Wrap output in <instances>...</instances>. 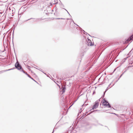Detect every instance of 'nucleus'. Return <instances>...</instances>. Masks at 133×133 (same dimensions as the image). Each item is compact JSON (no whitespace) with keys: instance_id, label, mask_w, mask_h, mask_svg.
<instances>
[{"instance_id":"5701e85b","label":"nucleus","mask_w":133,"mask_h":133,"mask_svg":"<svg viewBox=\"0 0 133 133\" xmlns=\"http://www.w3.org/2000/svg\"><path fill=\"white\" fill-rule=\"evenodd\" d=\"M127 57L126 58H125V60L126 59H127Z\"/></svg>"},{"instance_id":"1a4fd4ad","label":"nucleus","mask_w":133,"mask_h":133,"mask_svg":"<svg viewBox=\"0 0 133 133\" xmlns=\"http://www.w3.org/2000/svg\"><path fill=\"white\" fill-rule=\"evenodd\" d=\"M108 87L107 88V89H106L105 91L104 92V95L105 92L108 90Z\"/></svg>"},{"instance_id":"20e7f679","label":"nucleus","mask_w":133,"mask_h":133,"mask_svg":"<svg viewBox=\"0 0 133 133\" xmlns=\"http://www.w3.org/2000/svg\"><path fill=\"white\" fill-rule=\"evenodd\" d=\"M133 40V35L129 37L126 40L125 43H128L129 42Z\"/></svg>"},{"instance_id":"39448f33","label":"nucleus","mask_w":133,"mask_h":133,"mask_svg":"<svg viewBox=\"0 0 133 133\" xmlns=\"http://www.w3.org/2000/svg\"><path fill=\"white\" fill-rule=\"evenodd\" d=\"M99 103L98 101H96L95 104L93 105L92 109L93 110L96 109L98 106Z\"/></svg>"},{"instance_id":"a878e982","label":"nucleus","mask_w":133,"mask_h":133,"mask_svg":"<svg viewBox=\"0 0 133 133\" xmlns=\"http://www.w3.org/2000/svg\"><path fill=\"white\" fill-rule=\"evenodd\" d=\"M28 67H30L29 66H28Z\"/></svg>"},{"instance_id":"6ab92c4d","label":"nucleus","mask_w":133,"mask_h":133,"mask_svg":"<svg viewBox=\"0 0 133 133\" xmlns=\"http://www.w3.org/2000/svg\"><path fill=\"white\" fill-rule=\"evenodd\" d=\"M67 11V12H68V14H69L70 15V14L68 12V11H67Z\"/></svg>"},{"instance_id":"393cba45","label":"nucleus","mask_w":133,"mask_h":133,"mask_svg":"<svg viewBox=\"0 0 133 133\" xmlns=\"http://www.w3.org/2000/svg\"><path fill=\"white\" fill-rule=\"evenodd\" d=\"M86 105V104H85V105H84V106H85V105Z\"/></svg>"},{"instance_id":"dca6fc26","label":"nucleus","mask_w":133,"mask_h":133,"mask_svg":"<svg viewBox=\"0 0 133 133\" xmlns=\"http://www.w3.org/2000/svg\"><path fill=\"white\" fill-rule=\"evenodd\" d=\"M98 111V110H97L94 111L93 112H95L96 111Z\"/></svg>"},{"instance_id":"423d86ee","label":"nucleus","mask_w":133,"mask_h":133,"mask_svg":"<svg viewBox=\"0 0 133 133\" xmlns=\"http://www.w3.org/2000/svg\"><path fill=\"white\" fill-rule=\"evenodd\" d=\"M61 89L62 90V94H63V93L65 92V90L66 89L65 86V85H62Z\"/></svg>"},{"instance_id":"9d476101","label":"nucleus","mask_w":133,"mask_h":133,"mask_svg":"<svg viewBox=\"0 0 133 133\" xmlns=\"http://www.w3.org/2000/svg\"><path fill=\"white\" fill-rule=\"evenodd\" d=\"M87 112L85 113H84L83 114V116L86 115V114H87Z\"/></svg>"},{"instance_id":"412c9836","label":"nucleus","mask_w":133,"mask_h":133,"mask_svg":"<svg viewBox=\"0 0 133 133\" xmlns=\"http://www.w3.org/2000/svg\"><path fill=\"white\" fill-rule=\"evenodd\" d=\"M71 20H72V21L73 22H74V24H75V23H74V22L73 20L72 19H71Z\"/></svg>"},{"instance_id":"4be33fe9","label":"nucleus","mask_w":133,"mask_h":133,"mask_svg":"<svg viewBox=\"0 0 133 133\" xmlns=\"http://www.w3.org/2000/svg\"><path fill=\"white\" fill-rule=\"evenodd\" d=\"M67 20H69V19H69V18H67Z\"/></svg>"},{"instance_id":"2eb2a0df","label":"nucleus","mask_w":133,"mask_h":133,"mask_svg":"<svg viewBox=\"0 0 133 133\" xmlns=\"http://www.w3.org/2000/svg\"><path fill=\"white\" fill-rule=\"evenodd\" d=\"M56 19H61V18H56Z\"/></svg>"},{"instance_id":"0eeeda50","label":"nucleus","mask_w":133,"mask_h":133,"mask_svg":"<svg viewBox=\"0 0 133 133\" xmlns=\"http://www.w3.org/2000/svg\"><path fill=\"white\" fill-rule=\"evenodd\" d=\"M15 69V67H14V68H11V69H9L8 70H5L4 71H8L12 70Z\"/></svg>"},{"instance_id":"9b49d317","label":"nucleus","mask_w":133,"mask_h":133,"mask_svg":"<svg viewBox=\"0 0 133 133\" xmlns=\"http://www.w3.org/2000/svg\"><path fill=\"white\" fill-rule=\"evenodd\" d=\"M26 74L28 77H30V76L28 75V74L26 72H25V73Z\"/></svg>"},{"instance_id":"f8f14e48","label":"nucleus","mask_w":133,"mask_h":133,"mask_svg":"<svg viewBox=\"0 0 133 133\" xmlns=\"http://www.w3.org/2000/svg\"><path fill=\"white\" fill-rule=\"evenodd\" d=\"M123 74H124V73H123L122 75H121L120 76L119 78L118 79V80H119V79L121 77V76H122V75Z\"/></svg>"},{"instance_id":"f257e3e1","label":"nucleus","mask_w":133,"mask_h":133,"mask_svg":"<svg viewBox=\"0 0 133 133\" xmlns=\"http://www.w3.org/2000/svg\"><path fill=\"white\" fill-rule=\"evenodd\" d=\"M15 68L17 69L18 70H20L22 69V67L18 61H17L15 65Z\"/></svg>"},{"instance_id":"a211bd4d","label":"nucleus","mask_w":133,"mask_h":133,"mask_svg":"<svg viewBox=\"0 0 133 133\" xmlns=\"http://www.w3.org/2000/svg\"><path fill=\"white\" fill-rule=\"evenodd\" d=\"M83 31L84 32V34H85V33L87 34L86 32H85L84 31Z\"/></svg>"},{"instance_id":"bb28decb","label":"nucleus","mask_w":133,"mask_h":133,"mask_svg":"<svg viewBox=\"0 0 133 133\" xmlns=\"http://www.w3.org/2000/svg\"><path fill=\"white\" fill-rule=\"evenodd\" d=\"M54 132V131H53V132H52V133H53V132Z\"/></svg>"},{"instance_id":"7ed1b4c3","label":"nucleus","mask_w":133,"mask_h":133,"mask_svg":"<svg viewBox=\"0 0 133 133\" xmlns=\"http://www.w3.org/2000/svg\"><path fill=\"white\" fill-rule=\"evenodd\" d=\"M103 104L104 106H108L109 108H110L111 107V106L110 104L108 102L105 100V99H103Z\"/></svg>"},{"instance_id":"f03ea898","label":"nucleus","mask_w":133,"mask_h":133,"mask_svg":"<svg viewBox=\"0 0 133 133\" xmlns=\"http://www.w3.org/2000/svg\"><path fill=\"white\" fill-rule=\"evenodd\" d=\"M88 40H87L86 44L88 46H92L94 44V42H92L90 39L88 38Z\"/></svg>"},{"instance_id":"ddd939ff","label":"nucleus","mask_w":133,"mask_h":133,"mask_svg":"<svg viewBox=\"0 0 133 133\" xmlns=\"http://www.w3.org/2000/svg\"><path fill=\"white\" fill-rule=\"evenodd\" d=\"M31 79H32L34 81H35V80L32 78L30 76V77Z\"/></svg>"},{"instance_id":"aec40b11","label":"nucleus","mask_w":133,"mask_h":133,"mask_svg":"<svg viewBox=\"0 0 133 133\" xmlns=\"http://www.w3.org/2000/svg\"><path fill=\"white\" fill-rule=\"evenodd\" d=\"M131 52V51H130V52H129V54H128V55H129V54H130V52Z\"/></svg>"},{"instance_id":"4468645a","label":"nucleus","mask_w":133,"mask_h":133,"mask_svg":"<svg viewBox=\"0 0 133 133\" xmlns=\"http://www.w3.org/2000/svg\"><path fill=\"white\" fill-rule=\"evenodd\" d=\"M22 71L24 73H25V71H24L22 69V70L21 71Z\"/></svg>"},{"instance_id":"6e6552de","label":"nucleus","mask_w":133,"mask_h":133,"mask_svg":"<svg viewBox=\"0 0 133 133\" xmlns=\"http://www.w3.org/2000/svg\"><path fill=\"white\" fill-rule=\"evenodd\" d=\"M43 19L41 18H37L36 19V21H41Z\"/></svg>"},{"instance_id":"f3484780","label":"nucleus","mask_w":133,"mask_h":133,"mask_svg":"<svg viewBox=\"0 0 133 133\" xmlns=\"http://www.w3.org/2000/svg\"><path fill=\"white\" fill-rule=\"evenodd\" d=\"M61 19H65L64 18H61Z\"/></svg>"},{"instance_id":"b1692460","label":"nucleus","mask_w":133,"mask_h":133,"mask_svg":"<svg viewBox=\"0 0 133 133\" xmlns=\"http://www.w3.org/2000/svg\"><path fill=\"white\" fill-rule=\"evenodd\" d=\"M81 112H79V113H81Z\"/></svg>"}]
</instances>
